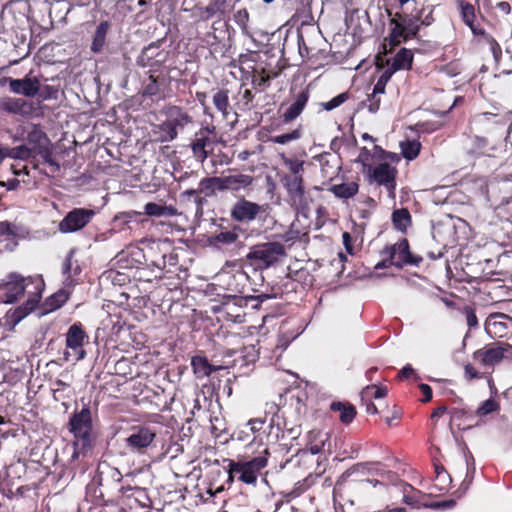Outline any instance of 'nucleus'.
I'll use <instances>...</instances> for the list:
<instances>
[{"label":"nucleus","mask_w":512,"mask_h":512,"mask_svg":"<svg viewBox=\"0 0 512 512\" xmlns=\"http://www.w3.org/2000/svg\"><path fill=\"white\" fill-rule=\"evenodd\" d=\"M29 142L38 143L37 147L29 148L26 145H20L17 147H11L8 158L19 159V160H28L33 156L34 153L41 155L46 162L53 164L51 160V153L46 146L41 145V140L48 142V138L45 133H31L28 136Z\"/></svg>","instance_id":"13"},{"label":"nucleus","mask_w":512,"mask_h":512,"mask_svg":"<svg viewBox=\"0 0 512 512\" xmlns=\"http://www.w3.org/2000/svg\"><path fill=\"white\" fill-rule=\"evenodd\" d=\"M11 92L33 98L38 95L41 88L40 80L37 77L27 74L22 79L6 78Z\"/></svg>","instance_id":"21"},{"label":"nucleus","mask_w":512,"mask_h":512,"mask_svg":"<svg viewBox=\"0 0 512 512\" xmlns=\"http://www.w3.org/2000/svg\"><path fill=\"white\" fill-rule=\"evenodd\" d=\"M33 284L29 277L25 278L18 273H10L7 276V282L2 286L1 300L4 303H14L21 298L24 293L26 286Z\"/></svg>","instance_id":"17"},{"label":"nucleus","mask_w":512,"mask_h":512,"mask_svg":"<svg viewBox=\"0 0 512 512\" xmlns=\"http://www.w3.org/2000/svg\"><path fill=\"white\" fill-rule=\"evenodd\" d=\"M330 410L339 413V420L344 425L352 423L357 415L356 407L348 401H333Z\"/></svg>","instance_id":"35"},{"label":"nucleus","mask_w":512,"mask_h":512,"mask_svg":"<svg viewBox=\"0 0 512 512\" xmlns=\"http://www.w3.org/2000/svg\"><path fill=\"white\" fill-rule=\"evenodd\" d=\"M452 478L448 472H440L435 476L433 489L439 493H445L450 488Z\"/></svg>","instance_id":"52"},{"label":"nucleus","mask_w":512,"mask_h":512,"mask_svg":"<svg viewBox=\"0 0 512 512\" xmlns=\"http://www.w3.org/2000/svg\"><path fill=\"white\" fill-rule=\"evenodd\" d=\"M270 452L265 448L257 457L248 461L229 460L231 474H239L238 480L249 485H256L258 474L268 464Z\"/></svg>","instance_id":"4"},{"label":"nucleus","mask_w":512,"mask_h":512,"mask_svg":"<svg viewBox=\"0 0 512 512\" xmlns=\"http://www.w3.org/2000/svg\"><path fill=\"white\" fill-rule=\"evenodd\" d=\"M232 94H234V93L228 87H222V88H217V89L213 90V95H212L213 105H214L215 109L219 113H221V115L225 119L230 115V113L232 111L234 112V107H233V105L230 104V101H229L230 96L232 97Z\"/></svg>","instance_id":"29"},{"label":"nucleus","mask_w":512,"mask_h":512,"mask_svg":"<svg viewBox=\"0 0 512 512\" xmlns=\"http://www.w3.org/2000/svg\"><path fill=\"white\" fill-rule=\"evenodd\" d=\"M414 55L408 48H401L393 58L391 68L396 72L398 70H410L412 68Z\"/></svg>","instance_id":"41"},{"label":"nucleus","mask_w":512,"mask_h":512,"mask_svg":"<svg viewBox=\"0 0 512 512\" xmlns=\"http://www.w3.org/2000/svg\"><path fill=\"white\" fill-rule=\"evenodd\" d=\"M166 250H169L168 244L153 242L143 254L146 265L163 271L167 268L165 260Z\"/></svg>","instance_id":"25"},{"label":"nucleus","mask_w":512,"mask_h":512,"mask_svg":"<svg viewBox=\"0 0 512 512\" xmlns=\"http://www.w3.org/2000/svg\"><path fill=\"white\" fill-rule=\"evenodd\" d=\"M148 73V77L143 81V95L154 100L170 97L172 95L170 74L159 69H149Z\"/></svg>","instance_id":"8"},{"label":"nucleus","mask_w":512,"mask_h":512,"mask_svg":"<svg viewBox=\"0 0 512 512\" xmlns=\"http://www.w3.org/2000/svg\"><path fill=\"white\" fill-rule=\"evenodd\" d=\"M99 486H102V478L101 475H96L92 479V481L87 485V492L89 493L91 490H93L95 498L103 500L104 494L100 489H98Z\"/></svg>","instance_id":"61"},{"label":"nucleus","mask_w":512,"mask_h":512,"mask_svg":"<svg viewBox=\"0 0 512 512\" xmlns=\"http://www.w3.org/2000/svg\"><path fill=\"white\" fill-rule=\"evenodd\" d=\"M282 183L287 191L292 207L300 211L308 210L312 200L305 190L304 178L284 176Z\"/></svg>","instance_id":"10"},{"label":"nucleus","mask_w":512,"mask_h":512,"mask_svg":"<svg viewBox=\"0 0 512 512\" xmlns=\"http://www.w3.org/2000/svg\"><path fill=\"white\" fill-rule=\"evenodd\" d=\"M308 488H309V484L307 483L306 479L303 481H298L297 483H295L292 490L286 494V497L291 498V499L297 498L300 495H302Z\"/></svg>","instance_id":"63"},{"label":"nucleus","mask_w":512,"mask_h":512,"mask_svg":"<svg viewBox=\"0 0 512 512\" xmlns=\"http://www.w3.org/2000/svg\"><path fill=\"white\" fill-rule=\"evenodd\" d=\"M191 366L193 373L199 379L210 376L213 372L220 368L212 365L209 360L202 355L193 356L191 359Z\"/></svg>","instance_id":"37"},{"label":"nucleus","mask_w":512,"mask_h":512,"mask_svg":"<svg viewBox=\"0 0 512 512\" xmlns=\"http://www.w3.org/2000/svg\"><path fill=\"white\" fill-rule=\"evenodd\" d=\"M81 272V266L78 260L75 259V250L71 249L62 264V274L66 281L73 283L75 281V277L79 276Z\"/></svg>","instance_id":"36"},{"label":"nucleus","mask_w":512,"mask_h":512,"mask_svg":"<svg viewBox=\"0 0 512 512\" xmlns=\"http://www.w3.org/2000/svg\"><path fill=\"white\" fill-rule=\"evenodd\" d=\"M394 250H392L391 252H385V247L381 250L380 254L382 256H384V258L378 262L376 265H375V269H386V268H389L391 266H394L395 267V261L393 260V252Z\"/></svg>","instance_id":"60"},{"label":"nucleus","mask_w":512,"mask_h":512,"mask_svg":"<svg viewBox=\"0 0 512 512\" xmlns=\"http://www.w3.org/2000/svg\"><path fill=\"white\" fill-rule=\"evenodd\" d=\"M500 410L499 402L493 397L485 400L476 410L475 414L479 417L487 416Z\"/></svg>","instance_id":"51"},{"label":"nucleus","mask_w":512,"mask_h":512,"mask_svg":"<svg viewBox=\"0 0 512 512\" xmlns=\"http://www.w3.org/2000/svg\"><path fill=\"white\" fill-rule=\"evenodd\" d=\"M485 331L491 338L512 335V317L504 313H492L485 321Z\"/></svg>","instance_id":"18"},{"label":"nucleus","mask_w":512,"mask_h":512,"mask_svg":"<svg viewBox=\"0 0 512 512\" xmlns=\"http://www.w3.org/2000/svg\"><path fill=\"white\" fill-rule=\"evenodd\" d=\"M326 434H323L320 430H312L308 434L309 439V451L312 454H318L320 453L325 444V440L327 439Z\"/></svg>","instance_id":"46"},{"label":"nucleus","mask_w":512,"mask_h":512,"mask_svg":"<svg viewBox=\"0 0 512 512\" xmlns=\"http://www.w3.org/2000/svg\"><path fill=\"white\" fill-rule=\"evenodd\" d=\"M67 428L75 439L72 458L85 456L92 449L95 441L93 413L89 404H84L81 410H75L71 414Z\"/></svg>","instance_id":"1"},{"label":"nucleus","mask_w":512,"mask_h":512,"mask_svg":"<svg viewBox=\"0 0 512 512\" xmlns=\"http://www.w3.org/2000/svg\"><path fill=\"white\" fill-rule=\"evenodd\" d=\"M306 233L301 234V232L295 228V224L292 223L289 229L280 235V238L285 243L294 244L296 241L301 239V236H306Z\"/></svg>","instance_id":"56"},{"label":"nucleus","mask_w":512,"mask_h":512,"mask_svg":"<svg viewBox=\"0 0 512 512\" xmlns=\"http://www.w3.org/2000/svg\"><path fill=\"white\" fill-rule=\"evenodd\" d=\"M266 211L265 205L248 200L245 196H240L231 205L229 215L236 225H249L261 218Z\"/></svg>","instance_id":"7"},{"label":"nucleus","mask_w":512,"mask_h":512,"mask_svg":"<svg viewBox=\"0 0 512 512\" xmlns=\"http://www.w3.org/2000/svg\"><path fill=\"white\" fill-rule=\"evenodd\" d=\"M165 260L167 268H165L162 272L175 273L178 270L179 256L175 248H172L170 245L169 250H166Z\"/></svg>","instance_id":"53"},{"label":"nucleus","mask_w":512,"mask_h":512,"mask_svg":"<svg viewBox=\"0 0 512 512\" xmlns=\"http://www.w3.org/2000/svg\"><path fill=\"white\" fill-rule=\"evenodd\" d=\"M169 52L160 49L157 43H151L145 47L137 59V64L141 67H149V69H160L167 61Z\"/></svg>","instance_id":"19"},{"label":"nucleus","mask_w":512,"mask_h":512,"mask_svg":"<svg viewBox=\"0 0 512 512\" xmlns=\"http://www.w3.org/2000/svg\"><path fill=\"white\" fill-rule=\"evenodd\" d=\"M89 343V335L86 333L84 326L81 322L73 323L65 334V344L68 349H71L78 361L86 357L84 345Z\"/></svg>","instance_id":"16"},{"label":"nucleus","mask_w":512,"mask_h":512,"mask_svg":"<svg viewBox=\"0 0 512 512\" xmlns=\"http://www.w3.org/2000/svg\"><path fill=\"white\" fill-rule=\"evenodd\" d=\"M238 62L240 65L257 68V71L261 74H269L270 78L278 77L284 69L280 58H276L274 55L270 54L269 51H250L249 53L240 54Z\"/></svg>","instance_id":"5"},{"label":"nucleus","mask_w":512,"mask_h":512,"mask_svg":"<svg viewBox=\"0 0 512 512\" xmlns=\"http://www.w3.org/2000/svg\"><path fill=\"white\" fill-rule=\"evenodd\" d=\"M22 228L7 220L0 222V242L5 243V248L13 250L18 245V240L22 235Z\"/></svg>","instance_id":"28"},{"label":"nucleus","mask_w":512,"mask_h":512,"mask_svg":"<svg viewBox=\"0 0 512 512\" xmlns=\"http://www.w3.org/2000/svg\"><path fill=\"white\" fill-rule=\"evenodd\" d=\"M119 492L122 497L125 498H134L141 507H148L150 503V499L146 494L145 489L140 487H132V486H121Z\"/></svg>","instance_id":"43"},{"label":"nucleus","mask_w":512,"mask_h":512,"mask_svg":"<svg viewBox=\"0 0 512 512\" xmlns=\"http://www.w3.org/2000/svg\"><path fill=\"white\" fill-rule=\"evenodd\" d=\"M449 414L451 423L472 417V412L465 408H451Z\"/></svg>","instance_id":"58"},{"label":"nucleus","mask_w":512,"mask_h":512,"mask_svg":"<svg viewBox=\"0 0 512 512\" xmlns=\"http://www.w3.org/2000/svg\"><path fill=\"white\" fill-rule=\"evenodd\" d=\"M166 116L170 120L174 130L177 131V134L179 131H183L185 128L195 123L193 116L179 106L168 108Z\"/></svg>","instance_id":"31"},{"label":"nucleus","mask_w":512,"mask_h":512,"mask_svg":"<svg viewBox=\"0 0 512 512\" xmlns=\"http://www.w3.org/2000/svg\"><path fill=\"white\" fill-rule=\"evenodd\" d=\"M193 156L200 162H204L209 153L213 150V141L208 135L196 132L195 138L190 143Z\"/></svg>","instance_id":"30"},{"label":"nucleus","mask_w":512,"mask_h":512,"mask_svg":"<svg viewBox=\"0 0 512 512\" xmlns=\"http://www.w3.org/2000/svg\"><path fill=\"white\" fill-rule=\"evenodd\" d=\"M222 192L237 193L241 190H250L255 178L249 174L235 173L220 176Z\"/></svg>","instance_id":"23"},{"label":"nucleus","mask_w":512,"mask_h":512,"mask_svg":"<svg viewBox=\"0 0 512 512\" xmlns=\"http://www.w3.org/2000/svg\"><path fill=\"white\" fill-rule=\"evenodd\" d=\"M284 165L289 169L290 174L285 176H298L303 177L304 161L296 158L283 157Z\"/></svg>","instance_id":"49"},{"label":"nucleus","mask_w":512,"mask_h":512,"mask_svg":"<svg viewBox=\"0 0 512 512\" xmlns=\"http://www.w3.org/2000/svg\"><path fill=\"white\" fill-rule=\"evenodd\" d=\"M472 358L485 369H491V375L496 365L504 359L512 358V345L504 342L490 343L474 351Z\"/></svg>","instance_id":"6"},{"label":"nucleus","mask_w":512,"mask_h":512,"mask_svg":"<svg viewBox=\"0 0 512 512\" xmlns=\"http://www.w3.org/2000/svg\"><path fill=\"white\" fill-rule=\"evenodd\" d=\"M485 377L486 373L478 371L473 364L467 363L464 365V379L467 382H472Z\"/></svg>","instance_id":"57"},{"label":"nucleus","mask_w":512,"mask_h":512,"mask_svg":"<svg viewBox=\"0 0 512 512\" xmlns=\"http://www.w3.org/2000/svg\"><path fill=\"white\" fill-rule=\"evenodd\" d=\"M253 88H248L246 83H241L236 93L232 94L234 112H248L257 108V93Z\"/></svg>","instance_id":"20"},{"label":"nucleus","mask_w":512,"mask_h":512,"mask_svg":"<svg viewBox=\"0 0 512 512\" xmlns=\"http://www.w3.org/2000/svg\"><path fill=\"white\" fill-rule=\"evenodd\" d=\"M348 99H349V93L343 92V93H340L339 95H337L336 97L332 98L328 102L323 103V107L325 110L331 111V110L339 107L340 105H342Z\"/></svg>","instance_id":"59"},{"label":"nucleus","mask_w":512,"mask_h":512,"mask_svg":"<svg viewBox=\"0 0 512 512\" xmlns=\"http://www.w3.org/2000/svg\"><path fill=\"white\" fill-rule=\"evenodd\" d=\"M239 69L242 74L250 75L252 88L258 93L266 91L271 85V80L274 79L270 78L269 74H261L257 71V68H253L252 66L239 64Z\"/></svg>","instance_id":"32"},{"label":"nucleus","mask_w":512,"mask_h":512,"mask_svg":"<svg viewBox=\"0 0 512 512\" xmlns=\"http://www.w3.org/2000/svg\"><path fill=\"white\" fill-rule=\"evenodd\" d=\"M329 191L337 198L345 200L350 199L358 193L359 183L358 181H350L341 184H334L329 188Z\"/></svg>","instance_id":"40"},{"label":"nucleus","mask_w":512,"mask_h":512,"mask_svg":"<svg viewBox=\"0 0 512 512\" xmlns=\"http://www.w3.org/2000/svg\"><path fill=\"white\" fill-rule=\"evenodd\" d=\"M420 21L418 10L410 14L396 12L389 19L390 30L385 38V41L390 46V51L402 43L418 39L422 27Z\"/></svg>","instance_id":"2"},{"label":"nucleus","mask_w":512,"mask_h":512,"mask_svg":"<svg viewBox=\"0 0 512 512\" xmlns=\"http://www.w3.org/2000/svg\"><path fill=\"white\" fill-rule=\"evenodd\" d=\"M420 15V23L422 24V27H428L431 26L436 18L434 16L435 6L432 4L429 5H423L419 10Z\"/></svg>","instance_id":"54"},{"label":"nucleus","mask_w":512,"mask_h":512,"mask_svg":"<svg viewBox=\"0 0 512 512\" xmlns=\"http://www.w3.org/2000/svg\"><path fill=\"white\" fill-rule=\"evenodd\" d=\"M309 97L310 95L307 89L301 90L299 93H297L293 101L286 107L281 115L283 122L290 123L299 117L303 112Z\"/></svg>","instance_id":"27"},{"label":"nucleus","mask_w":512,"mask_h":512,"mask_svg":"<svg viewBox=\"0 0 512 512\" xmlns=\"http://www.w3.org/2000/svg\"><path fill=\"white\" fill-rule=\"evenodd\" d=\"M158 129L160 132V140L162 142H170L177 138V131L174 130V127L168 117L158 125Z\"/></svg>","instance_id":"50"},{"label":"nucleus","mask_w":512,"mask_h":512,"mask_svg":"<svg viewBox=\"0 0 512 512\" xmlns=\"http://www.w3.org/2000/svg\"><path fill=\"white\" fill-rule=\"evenodd\" d=\"M229 0H210L209 4L205 7L198 8L199 18L207 21L215 15H224L229 12L231 5Z\"/></svg>","instance_id":"34"},{"label":"nucleus","mask_w":512,"mask_h":512,"mask_svg":"<svg viewBox=\"0 0 512 512\" xmlns=\"http://www.w3.org/2000/svg\"><path fill=\"white\" fill-rule=\"evenodd\" d=\"M463 312L466 316V322L469 328H476L478 326V319L475 313V309L472 306H465Z\"/></svg>","instance_id":"64"},{"label":"nucleus","mask_w":512,"mask_h":512,"mask_svg":"<svg viewBox=\"0 0 512 512\" xmlns=\"http://www.w3.org/2000/svg\"><path fill=\"white\" fill-rule=\"evenodd\" d=\"M94 216L92 209L74 208L59 222L58 229L61 233L77 232L88 225Z\"/></svg>","instance_id":"14"},{"label":"nucleus","mask_w":512,"mask_h":512,"mask_svg":"<svg viewBox=\"0 0 512 512\" xmlns=\"http://www.w3.org/2000/svg\"><path fill=\"white\" fill-rule=\"evenodd\" d=\"M69 299V294L61 289L56 293L52 294L45 301V305L48 311H54L61 308Z\"/></svg>","instance_id":"47"},{"label":"nucleus","mask_w":512,"mask_h":512,"mask_svg":"<svg viewBox=\"0 0 512 512\" xmlns=\"http://www.w3.org/2000/svg\"><path fill=\"white\" fill-rule=\"evenodd\" d=\"M286 256V249L280 242H264L251 247L246 260L257 268H269Z\"/></svg>","instance_id":"3"},{"label":"nucleus","mask_w":512,"mask_h":512,"mask_svg":"<svg viewBox=\"0 0 512 512\" xmlns=\"http://www.w3.org/2000/svg\"><path fill=\"white\" fill-rule=\"evenodd\" d=\"M244 232L240 225H234L230 230H223L214 236L216 243L223 245H231L238 241L239 234Z\"/></svg>","instance_id":"45"},{"label":"nucleus","mask_w":512,"mask_h":512,"mask_svg":"<svg viewBox=\"0 0 512 512\" xmlns=\"http://www.w3.org/2000/svg\"><path fill=\"white\" fill-rule=\"evenodd\" d=\"M156 438L154 427L147 425H137L130 429L129 436L125 439V447L136 454H146L153 445Z\"/></svg>","instance_id":"9"},{"label":"nucleus","mask_w":512,"mask_h":512,"mask_svg":"<svg viewBox=\"0 0 512 512\" xmlns=\"http://www.w3.org/2000/svg\"><path fill=\"white\" fill-rule=\"evenodd\" d=\"M483 125L494 140L506 139L508 136L510 126L507 127L506 123L501 121L497 115L485 116Z\"/></svg>","instance_id":"33"},{"label":"nucleus","mask_w":512,"mask_h":512,"mask_svg":"<svg viewBox=\"0 0 512 512\" xmlns=\"http://www.w3.org/2000/svg\"><path fill=\"white\" fill-rule=\"evenodd\" d=\"M109 28L110 23L108 21H102L98 24L90 47L92 52L99 53L103 50Z\"/></svg>","instance_id":"42"},{"label":"nucleus","mask_w":512,"mask_h":512,"mask_svg":"<svg viewBox=\"0 0 512 512\" xmlns=\"http://www.w3.org/2000/svg\"><path fill=\"white\" fill-rule=\"evenodd\" d=\"M145 214L154 217H171L177 215V209L174 206L160 205L149 202L144 207Z\"/></svg>","instance_id":"44"},{"label":"nucleus","mask_w":512,"mask_h":512,"mask_svg":"<svg viewBox=\"0 0 512 512\" xmlns=\"http://www.w3.org/2000/svg\"><path fill=\"white\" fill-rule=\"evenodd\" d=\"M394 250L393 260L395 267L402 269L405 266H419L423 258L420 255H415L410 251V244L407 238H401L396 243L385 246V252Z\"/></svg>","instance_id":"15"},{"label":"nucleus","mask_w":512,"mask_h":512,"mask_svg":"<svg viewBox=\"0 0 512 512\" xmlns=\"http://www.w3.org/2000/svg\"><path fill=\"white\" fill-rule=\"evenodd\" d=\"M369 171L371 180L377 185L383 186L387 191L388 197L395 202L396 179L398 175L397 168L387 162H382L374 168H370Z\"/></svg>","instance_id":"12"},{"label":"nucleus","mask_w":512,"mask_h":512,"mask_svg":"<svg viewBox=\"0 0 512 512\" xmlns=\"http://www.w3.org/2000/svg\"><path fill=\"white\" fill-rule=\"evenodd\" d=\"M29 279L32 283H34L35 291L31 292L28 295L27 300L21 306H18L13 311H9L8 317L10 319V322L13 323L14 325L19 323L27 315L33 312L40 303L42 298V292L45 286L42 277L29 276Z\"/></svg>","instance_id":"11"},{"label":"nucleus","mask_w":512,"mask_h":512,"mask_svg":"<svg viewBox=\"0 0 512 512\" xmlns=\"http://www.w3.org/2000/svg\"><path fill=\"white\" fill-rule=\"evenodd\" d=\"M387 387L376 384L367 385L361 391V402L366 407L368 414H378L379 410L374 404L373 399H381L387 395Z\"/></svg>","instance_id":"26"},{"label":"nucleus","mask_w":512,"mask_h":512,"mask_svg":"<svg viewBox=\"0 0 512 512\" xmlns=\"http://www.w3.org/2000/svg\"><path fill=\"white\" fill-rule=\"evenodd\" d=\"M473 35V43L479 49L488 48L495 62L500 63L502 57V49L497 40L487 32L482 26L471 31Z\"/></svg>","instance_id":"22"},{"label":"nucleus","mask_w":512,"mask_h":512,"mask_svg":"<svg viewBox=\"0 0 512 512\" xmlns=\"http://www.w3.org/2000/svg\"><path fill=\"white\" fill-rule=\"evenodd\" d=\"M457 8L462 22L469 27L471 31L482 26L481 20H485V17L475 5L466 0H457Z\"/></svg>","instance_id":"24"},{"label":"nucleus","mask_w":512,"mask_h":512,"mask_svg":"<svg viewBox=\"0 0 512 512\" xmlns=\"http://www.w3.org/2000/svg\"><path fill=\"white\" fill-rule=\"evenodd\" d=\"M199 192L207 198L216 196L217 192H222L220 176L204 177L199 181Z\"/></svg>","instance_id":"39"},{"label":"nucleus","mask_w":512,"mask_h":512,"mask_svg":"<svg viewBox=\"0 0 512 512\" xmlns=\"http://www.w3.org/2000/svg\"><path fill=\"white\" fill-rule=\"evenodd\" d=\"M391 221L395 230L406 233L412 225V216L407 208L394 209Z\"/></svg>","instance_id":"38"},{"label":"nucleus","mask_w":512,"mask_h":512,"mask_svg":"<svg viewBox=\"0 0 512 512\" xmlns=\"http://www.w3.org/2000/svg\"><path fill=\"white\" fill-rule=\"evenodd\" d=\"M182 196L192 197L194 203L197 205L198 208H202L205 203V196L201 195V192H199V187L197 189H187L182 193Z\"/></svg>","instance_id":"62"},{"label":"nucleus","mask_w":512,"mask_h":512,"mask_svg":"<svg viewBox=\"0 0 512 512\" xmlns=\"http://www.w3.org/2000/svg\"><path fill=\"white\" fill-rule=\"evenodd\" d=\"M402 155L407 160H414L421 150V143L418 140H407L401 142Z\"/></svg>","instance_id":"48"},{"label":"nucleus","mask_w":512,"mask_h":512,"mask_svg":"<svg viewBox=\"0 0 512 512\" xmlns=\"http://www.w3.org/2000/svg\"><path fill=\"white\" fill-rule=\"evenodd\" d=\"M301 137V129L297 128L292 130L291 132L280 134V135H274L271 137V142L275 144H287L291 141L297 140Z\"/></svg>","instance_id":"55"}]
</instances>
